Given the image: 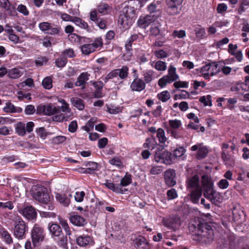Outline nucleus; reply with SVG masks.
Listing matches in <instances>:
<instances>
[{"label": "nucleus", "mask_w": 249, "mask_h": 249, "mask_svg": "<svg viewBox=\"0 0 249 249\" xmlns=\"http://www.w3.org/2000/svg\"><path fill=\"white\" fill-rule=\"evenodd\" d=\"M67 61V58L66 57L62 55L61 57L56 59L55 63L57 67L61 68L66 65Z\"/></svg>", "instance_id": "nucleus-41"}, {"label": "nucleus", "mask_w": 249, "mask_h": 249, "mask_svg": "<svg viewBox=\"0 0 249 249\" xmlns=\"http://www.w3.org/2000/svg\"><path fill=\"white\" fill-rule=\"evenodd\" d=\"M173 156L171 153L162 150H157L155 154V160L156 162L170 164L172 162Z\"/></svg>", "instance_id": "nucleus-12"}, {"label": "nucleus", "mask_w": 249, "mask_h": 249, "mask_svg": "<svg viewBox=\"0 0 249 249\" xmlns=\"http://www.w3.org/2000/svg\"><path fill=\"white\" fill-rule=\"evenodd\" d=\"M117 76H118V71L117 69L112 71L107 75L105 78V82H107L108 79H112Z\"/></svg>", "instance_id": "nucleus-61"}, {"label": "nucleus", "mask_w": 249, "mask_h": 249, "mask_svg": "<svg viewBox=\"0 0 249 249\" xmlns=\"http://www.w3.org/2000/svg\"><path fill=\"white\" fill-rule=\"evenodd\" d=\"M33 198L40 203L45 204V209L53 210V206L50 203V196L46 189L41 185L34 186L31 190Z\"/></svg>", "instance_id": "nucleus-2"}, {"label": "nucleus", "mask_w": 249, "mask_h": 249, "mask_svg": "<svg viewBox=\"0 0 249 249\" xmlns=\"http://www.w3.org/2000/svg\"><path fill=\"white\" fill-rule=\"evenodd\" d=\"M163 168L160 166H152L150 170V173L152 175H158L162 172Z\"/></svg>", "instance_id": "nucleus-52"}, {"label": "nucleus", "mask_w": 249, "mask_h": 249, "mask_svg": "<svg viewBox=\"0 0 249 249\" xmlns=\"http://www.w3.org/2000/svg\"><path fill=\"white\" fill-rule=\"evenodd\" d=\"M72 22L80 28L89 30L88 23L82 19L77 17H74L72 19Z\"/></svg>", "instance_id": "nucleus-34"}, {"label": "nucleus", "mask_w": 249, "mask_h": 249, "mask_svg": "<svg viewBox=\"0 0 249 249\" xmlns=\"http://www.w3.org/2000/svg\"><path fill=\"white\" fill-rule=\"evenodd\" d=\"M48 229L52 238L56 242L57 245L64 249L66 248L68 243L67 235H64L61 227L57 224L50 223Z\"/></svg>", "instance_id": "nucleus-3"}, {"label": "nucleus", "mask_w": 249, "mask_h": 249, "mask_svg": "<svg viewBox=\"0 0 249 249\" xmlns=\"http://www.w3.org/2000/svg\"><path fill=\"white\" fill-rule=\"evenodd\" d=\"M42 85L45 89H51L53 87L52 78L50 77H45L42 82Z\"/></svg>", "instance_id": "nucleus-42"}, {"label": "nucleus", "mask_w": 249, "mask_h": 249, "mask_svg": "<svg viewBox=\"0 0 249 249\" xmlns=\"http://www.w3.org/2000/svg\"><path fill=\"white\" fill-rule=\"evenodd\" d=\"M169 124L171 127L170 129H177L181 125V122L180 120L177 119L169 120Z\"/></svg>", "instance_id": "nucleus-44"}, {"label": "nucleus", "mask_w": 249, "mask_h": 249, "mask_svg": "<svg viewBox=\"0 0 249 249\" xmlns=\"http://www.w3.org/2000/svg\"><path fill=\"white\" fill-rule=\"evenodd\" d=\"M179 79L177 73L176 68L170 65L168 70V74L162 77L158 81V85L161 88L165 87L167 84L171 83Z\"/></svg>", "instance_id": "nucleus-7"}, {"label": "nucleus", "mask_w": 249, "mask_h": 249, "mask_svg": "<svg viewBox=\"0 0 249 249\" xmlns=\"http://www.w3.org/2000/svg\"><path fill=\"white\" fill-rule=\"evenodd\" d=\"M77 128V123L76 121H73L71 122L69 125L68 130L70 132H75Z\"/></svg>", "instance_id": "nucleus-60"}, {"label": "nucleus", "mask_w": 249, "mask_h": 249, "mask_svg": "<svg viewBox=\"0 0 249 249\" xmlns=\"http://www.w3.org/2000/svg\"><path fill=\"white\" fill-rule=\"evenodd\" d=\"M17 10L20 13H22L24 16H28L29 15V11L27 10L26 6L23 4H19L17 8Z\"/></svg>", "instance_id": "nucleus-57"}, {"label": "nucleus", "mask_w": 249, "mask_h": 249, "mask_svg": "<svg viewBox=\"0 0 249 249\" xmlns=\"http://www.w3.org/2000/svg\"><path fill=\"white\" fill-rule=\"evenodd\" d=\"M105 186L112 190V191L117 193H123V189L119 186V185L115 186L114 183L109 180H107L105 183Z\"/></svg>", "instance_id": "nucleus-32"}, {"label": "nucleus", "mask_w": 249, "mask_h": 249, "mask_svg": "<svg viewBox=\"0 0 249 249\" xmlns=\"http://www.w3.org/2000/svg\"><path fill=\"white\" fill-rule=\"evenodd\" d=\"M174 86L177 88L178 89L179 88H186L188 87V83L186 82H183V81H175L174 83Z\"/></svg>", "instance_id": "nucleus-59"}, {"label": "nucleus", "mask_w": 249, "mask_h": 249, "mask_svg": "<svg viewBox=\"0 0 249 249\" xmlns=\"http://www.w3.org/2000/svg\"><path fill=\"white\" fill-rule=\"evenodd\" d=\"M12 131V129L6 126H2L0 127V135L6 136L10 134V131Z\"/></svg>", "instance_id": "nucleus-63"}, {"label": "nucleus", "mask_w": 249, "mask_h": 249, "mask_svg": "<svg viewBox=\"0 0 249 249\" xmlns=\"http://www.w3.org/2000/svg\"><path fill=\"white\" fill-rule=\"evenodd\" d=\"M183 0H167V12L171 15H177L180 11V5Z\"/></svg>", "instance_id": "nucleus-15"}, {"label": "nucleus", "mask_w": 249, "mask_h": 249, "mask_svg": "<svg viewBox=\"0 0 249 249\" xmlns=\"http://www.w3.org/2000/svg\"><path fill=\"white\" fill-rule=\"evenodd\" d=\"M60 27H53L51 25L49 29L47 32V34H50L51 35H54L56 34H58L60 31Z\"/></svg>", "instance_id": "nucleus-54"}, {"label": "nucleus", "mask_w": 249, "mask_h": 249, "mask_svg": "<svg viewBox=\"0 0 249 249\" xmlns=\"http://www.w3.org/2000/svg\"><path fill=\"white\" fill-rule=\"evenodd\" d=\"M138 38V35H133L131 36L127 40L125 43V49L127 51L128 53H129L131 55V53H130V51L132 50V43L135 40H136Z\"/></svg>", "instance_id": "nucleus-36"}, {"label": "nucleus", "mask_w": 249, "mask_h": 249, "mask_svg": "<svg viewBox=\"0 0 249 249\" xmlns=\"http://www.w3.org/2000/svg\"><path fill=\"white\" fill-rule=\"evenodd\" d=\"M0 6L7 11L10 10V4L8 0H0Z\"/></svg>", "instance_id": "nucleus-64"}, {"label": "nucleus", "mask_w": 249, "mask_h": 249, "mask_svg": "<svg viewBox=\"0 0 249 249\" xmlns=\"http://www.w3.org/2000/svg\"><path fill=\"white\" fill-rule=\"evenodd\" d=\"M162 223L165 227L174 231L178 229L181 224L180 218L175 214L163 218Z\"/></svg>", "instance_id": "nucleus-11"}, {"label": "nucleus", "mask_w": 249, "mask_h": 249, "mask_svg": "<svg viewBox=\"0 0 249 249\" xmlns=\"http://www.w3.org/2000/svg\"><path fill=\"white\" fill-rule=\"evenodd\" d=\"M190 191V198L192 202L195 204L198 203L199 199L202 195V188H197L196 189H192Z\"/></svg>", "instance_id": "nucleus-25"}, {"label": "nucleus", "mask_w": 249, "mask_h": 249, "mask_svg": "<svg viewBox=\"0 0 249 249\" xmlns=\"http://www.w3.org/2000/svg\"><path fill=\"white\" fill-rule=\"evenodd\" d=\"M158 98L162 102H165L171 97L170 93L167 90L163 91L157 95Z\"/></svg>", "instance_id": "nucleus-40"}, {"label": "nucleus", "mask_w": 249, "mask_h": 249, "mask_svg": "<svg viewBox=\"0 0 249 249\" xmlns=\"http://www.w3.org/2000/svg\"><path fill=\"white\" fill-rule=\"evenodd\" d=\"M70 101L71 104L78 109L82 110L84 109V102L82 99L78 97H72Z\"/></svg>", "instance_id": "nucleus-28"}, {"label": "nucleus", "mask_w": 249, "mask_h": 249, "mask_svg": "<svg viewBox=\"0 0 249 249\" xmlns=\"http://www.w3.org/2000/svg\"><path fill=\"white\" fill-rule=\"evenodd\" d=\"M191 150L196 151L198 150L196 158L198 159H203L205 158L208 154V151L206 147L203 146L202 144L194 145L191 148Z\"/></svg>", "instance_id": "nucleus-20"}, {"label": "nucleus", "mask_w": 249, "mask_h": 249, "mask_svg": "<svg viewBox=\"0 0 249 249\" xmlns=\"http://www.w3.org/2000/svg\"><path fill=\"white\" fill-rule=\"evenodd\" d=\"M66 139L64 136H57L53 138L52 142L54 144H59L64 142Z\"/></svg>", "instance_id": "nucleus-46"}, {"label": "nucleus", "mask_w": 249, "mask_h": 249, "mask_svg": "<svg viewBox=\"0 0 249 249\" xmlns=\"http://www.w3.org/2000/svg\"><path fill=\"white\" fill-rule=\"evenodd\" d=\"M148 11L150 15H156V18L160 14L162 9V4L160 1H154L148 6Z\"/></svg>", "instance_id": "nucleus-18"}, {"label": "nucleus", "mask_w": 249, "mask_h": 249, "mask_svg": "<svg viewBox=\"0 0 249 249\" xmlns=\"http://www.w3.org/2000/svg\"><path fill=\"white\" fill-rule=\"evenodd\" d=\"M72 196L71 194H55V198L60 204L65 207L68 206L70 203V197Z\"/></svg>", "instance_id": "nucleus-22"}, {"label": "nucleus", "mask_w": 249, "mask_h": 249, "mask_svg": "<svg viewBox=\"0 0 249 249\" xmlns=\"http://www.w3.org/2000/svg\"><path fill=\"white\" fill-rule=\"evenodd\" d=\"M145 83L141 79H134L130 85V89L132 91H141L145 88Z\"/></svg>", "instance_id": "nucleus-21"}, {"label": "nucleus", "mask_w": 249, "mask_h": 249, "mask_svg": "<svg viewBox=\"0 0 249 249\" xmlns=\"http://www.w3.org/2000/svg\"><path fill=\"white\" fill-rule=\"evenodd\" d=\"M1 236L6 243L10 244L13 242L12 238L10 234L7 231H3L1 233Z\"/></svg>", "instance_id": "nucleus-45"}, {"label": "nucleus", "mask_w": 249, "mask_h": 249, "mask_svg": "<svg viewBox=\"0 0 249 249\" xmlns=\"http://www.w3.org/2000/svg\"><path fill=\"white\" fill-rule=\"evenodd\" d=\"M142 75L145 83H149L154 79V72L152 70H146L143 71Z\"/></svg>", "instance_id": "nucleus-31"}, {"label": "nucleus", "mask_w": 249, "mask_h": 249, "mask_svg": "<svg viewBox=\"0 0 249 249\" xmlns=\"http://www.w3.org/2000/svg\"><path fill=\"white\" fill-rule=\"evenodd\" d=\"M154 67L158 71H164L167 68L166 63L165 62L159 60L156 62Z\"/></svg>", "instance_id": "nucleus-43"}, {"label": "nucleus", "mask_w": 249, "mask_h": 249, "mask_svg": "<svg viewBox=\"0 0 249 249\" xmlns=\"http://www.w3.org/2000/svg\"><path fill=\"white\" fill-rule=\"evenodd\" d=\"M123 10L118 18V23L123 27L129 26L132 24L133 19L136 17L135 9L133 7L122 4Z\"/></svg>", "instance_id": "nucleus-4"}, {"label": "nucleus", "mask_w": 249, "mask_h": 249, "mask_svg": "<svg viewBox=\"0 0 249 249\" xmlns=\"http://www.w3.org/2000/svg\"><path fill=\"white\" fill-rule=\"evenodd\" d=\"M90 75L87 72L81 73L77 78L75 85L77 87L82 86V89H85V84L89 79Z\"/></svg>", "instance_id": "nucleus-24"}, {"label": "nucleus", "mask_w": 249, "mask_h": 249, "mask_svg": "<svg viewBox=\"0 0 249 249\" xmlns=\"http://www.w3.org/2000/svg\"><path fill=\"white\" fill-rule=\"evenodd\" d=\"M22 73V72L19 69L14 68L8 71V75L12 79H17L21 76Z\"/></svg>", "instance_id": "nucleus-35"}, {"label": "nucleus", "mask_w": 249, "mask_h": 249, "mask_svg": "<svg viewBox=\"0 0 249 249\" xmlns=\"http://www.w3.org/2000/svg\"><path fill=\"white\" fill-rule=\"evenodd\" d=\"M71 222L77 226H84L87 224L86 220L78 215H73L70 217Z\"/></svg>", "instance_id": "nucleus-26"}, {"label": "nucleus", "mask_w": 249, "mask_h": 249, "mask_svg": "<svg viewBox=\"0 0 249 249\" xmlns=\"http://www.w3.org/2000/svg\"><path fill=\"white\" fill-rule=\"evenodd\" d=\"M84 44L81 46V51L83 54L89 55L94 52L96 50L102 46L103 42L102 38L98 37L92 42L89 38H84Z\"/></svg>", "instance_id": "nucleus-6"}, {"label": "nucleus", "mask_w": 249, "mask_h": 249, "mask_svg": "<svg viewBox=\"0 0 249 249\" xmlns=\"http://www.w3.org/2000/svg\"><path fill=\"white\" fill-rule=\"evenodd\" d=\"M118 71V76L121 79L126 78L128 75V68L124 66L121 69H117Z\"/></svg>", "instance_id": "nucleus-38"}, {"label": "nucleus", "mask_w": 249, "mask_h": 249, "mask_svg": "<svg viewBox=\"0 0 249 249\" xmlns=\"http://www.w3.org/2000/svg\"><path fill=\"white\" fill-rule=\"evenodd\" d=\"M31 237L33 244L36 246L39 242L42 241L45 237V232L43 228L35 224L31 231Z\"/></svg>", "instance_id": "nucleus-13"}, {"label": "nucleus", "mask_w": 249, "mask_h": 249, "mask_svg": "<svg viewBox=\"0 0 249 249\" xmlns=\"http://www.w3.org/2000/svg\"><path fill=\"white\" fill-rule=\"evenodd\" d=\"M14 221V236L19 240L25 238L26 233L28 231V227L26 222L19 216H16Z\"/></svg>", "instance_id": "nucleus-5"}, {"label": "nucleus", "mask_w": 249, "mask_h": 249, "mask_svg": "<svg viewBox=\"0 0 249 249\" xmlns=\"http://www.w3.org/2000/svg\"><path fill=\"white\" fill-rule=\"evenodd\" d=\"M221 158L226 165L232 166L234 164V156L232 154H230L228 151H222Z\"/></svg>", "instance_id": "nucleus-23"}, {"label": "nucleus", "mask_w": 249, "mask_h": 249, "mask_svg": "<svg viewBox=\"0 0 249 249\" xmlns=\"http://www.w3.org/2000/svg\"><path fill=\"white\" fill-rule=\"evenodd\" d=\"M86 166H88L83 172L84 173L92 174L94 171L97 170L98 164L95 162L89 161L86 163Z\"/></svg>", "instance_id": "nucleus-30"}, {"label": "nucleus", "mask_w": 249, "mask_h": 249, "mask_svg": "<svg viewBox=\"0 0 249 249\" xmlns=\"http://www.w3.org/2000/svg\"><path fill=\"white\" fill-rule=\"evenodd\" d=\"M15 130L16 133L20 136H23L26 133L25 124L22 122H19L16 124Z\"/></svg>", "instance_id": "nucleus-33"}, {"label": "nucleus", "mask_w": 249, "mask_h": 249, "mask_svg": "<svg viewBox=\"0 0 249 249\" xmlns=\"http://www.w3.org/2000/svg\"><path fill=\"white\" fill-rule=\"evenodd\" d=\"M15 106L10 102L6 103V106L4 107V111L6 112L14 113Z\"/></svg>", "instance_id": "nucleus-53"}, {"label": "nucleus", "mask_w": 249, "mask_h": 249, "mask_svg": "<svg viewBox=\"0 0 249 249\" xmlns=\"http://www.w3.org/2000/svg\"><path fill=\"white\" fill-rule=\"evenodd\" d=\"M217 185L220 189H225L228 187L229 184L226 179H222L218 182Z\"/></svg>", "instance_id": "nucleus-58"}, {"label": "nucleus", "mask_w": 249, "mask_h": 249, "mask_svg": "<svg viewBox=\"0 0 249 249\" xmlns=\"http://www.w3.org/2000/svg\"><path fill=\"white\" fill-rule=\"evenodd\" d=\"M51 23L48 22H42L39 24V28L41 31L47 33L51 26Z\"/></svg>", "instance_id": "nucleus-50"}, {"label": "nucleus", "mask_w": 249, "mask_h": 249, "mask_svg": "<svg viewBox=\"0 0 249 249\" xmlns=\"http://www.w3.org/2000/svg\"><path fill=\"white\" fill-rule=\"evenodd\" d=\"M176 173L173 169L166 170L164 174V179L166 184L170 187L174 186L176 181L175 180Z\"/></svg>", "instance_id": "nucleus-19"}, {"label": "nucleus", "mask_w": 249, "mask_h": 249, "mask_svg": "<svg viewBox=\"0 0 249 249\" xmlns=\"http://www.w3.org/2000/svg\"><path fill=\"white\" fill-rule=\"evenodd\" d=\"M59 107H56L52 104L40 105L37 107L36 113L45 115H53L60 113Z\"/></svg>", "instance_id": "nucleus-10"}, {"label": "nucleus", "mask_w": 249, "mask_h": 249, "mask_svg": "<svg viewBox=\"0 0 249 249\" xmlns=\"http://www.w3.org/2000/svg\"><path fill=\"white\" fill-rule=\"evenodd\" d=\"M156 19V15H148L144 17H141L137 21L138 26L145 28Z\"/></svg>", "instance_id": "nucleus-17"}, {"label": "nucleus", "mask_w": 249, "mask_h": 249, "mask_svg": "<svg viewBox=\"0 0 249 249\" xmlns=\"http://www.w3.org/2000/svg\"><path fill=\"white\" fill-rule=\"evenodd\" d=\"M131 182V178L130 175H125L121 180L120 186H126L128 185Z\"/></svg>", "instance_id": "nucleus-47"}, {"label": "nucleus", "mask_w": 249, "mask_h": 249, "mask_svg": "<svg viewBox=\"0 0 249 249\" xmlns=\"http://www.w3.org/2000/svg\"><path fill=\"white\" fill-rule=\"evenodd\" d=\"M76 242L80 246L85 247L91 244L92 240L89 236H80L77 238Z\"/></svg>", "instance_id": "nucleus-27"}, {"label": "nucleus", "mask_w": 249, "mask_h": 249, "mask_svg": "<svg viewBox=\"0 0 249 249\" xmlns=\"http://www.w3.org/2000/svg\"><path fill=\"white\" fill-rule=\"evenodd\" d=\"M185 152V149L182 147H179L174 151L173 157L179 158L181 157Z\"/></svg>", "instance_id": "nucleus-48"}, {"label": "nucleus", "mask_w": 249, "mask_h": 249, "mask_svg": "<svg viewBox=\"0 0 249 249\" xmlns=\"http://www.w3.org/2000/svg\"><path fill=\"white\" fill-rule=\"evenodd\" d=\"M168 134L175 139H178L182 137L180 132L178 131L176 129H168L167 130Z\"/></svg>", "instance_id": "nucleus-51"}, {"label": "nucleus", "mask_w": 249, "mask_h": 249, "mask_svg": "<svg viewBox=\"0 0 249 249\" xmlns=\"http://www.w3.org/2000/svg\"><path fill=\"white\" fill-rule=\"evenodd\" d=\"M19 213L28 220H36L37 212L35 208L32 206H24L19 210Z\"/></svg>", "instance_id": "nucleus-14"}, {"label": "nucleus", "mask_w": 249, "mask_h": 249, "mask_svg": "<svg viewBox=\"0 0 249 249\" xmlns=\"http://www.w3.org/2000/svg\"><path fill=\"white\" fill-rule=\"evenodd\" d=\"M221 71L217 62H213L206 64L200 70L203 77L206 80L209 79L210 76H213L218 73Z\"/></svg>", "instance_id": "nucleus-8"}, {"label": "nucleus", "mask_w": 249, "mask_h": 249, "mask_svg": "<svg viewBox=\"0 0 249 249\" xmlns=\"http://www.w3.org/2000/svg\"><path fill=\"white\" fill-rule=\"evenodd\" d=\"M134 246L136 249H149L150 244L147 239L142 235L139 236L133 240Z\"/></svg>", "instance_id": "nucleus-16"}, {"label": "nucleus", "mask_w": 249, "mask_h": 249, "mask_svg": "<svg viewBox=\"0 0 249 249\" xmlns=\"http://www.w3.org/2000/svg\"><path fill=\"white\" fill-rule=\"evenodd\" d=\"M37 135L42 139H45L47 135L44 127H40L36 130Z\"/></svg>", "instance_id": "nucleus-62"}, {"label": "nucleus", "mask_w": 249, "mask_h": 249, "mask_svg": "<svg viewBox=\"0 0 249 249\" xmlns=\"http://www.w3.org/2000/svg\"><path fill=\"white\" fill-rule=\"evenodd\" d=\"M157 137L160 143H164L167 141V138L165 136L164 131L161 128H159L157 129Z\"/></svg>", "instance_id": "nucleus-39"}, {"label": "nucleus", "mask_w": 249, "mask_h": 249, "mask_svg": "<svg viewBox=\"0 0 249 249\" xmlns=\"http://www.w3.org/2000/svg\"><path fill=\"white\" fill-rule=\"evenodd\" d=\"M181 92L180 94H176L175 96V99H185L189 97V93L188 92L185 90H181Z\"/></svg>", "instance_id": "nucleus-49"}, {"label": "nucleus", "mask_w": 249, "mask_h": 249, "mask_svg": "<svg viewBox=\"0 0 249 249\" xmlns=\"http://www.w3.org/2000/svg\"><path fill=\"white\" fill-rule=\"evenodd\" d=\"M110 7L106 3H102L98 5L97 10L99 13L103 15H106L110 12Z\"/></svg>", "instance_id": "nucleus-37"}, {"label": "nucleus", "mask_w": 249, "mask_h": 249, "mask_svg": "<svg viewBox=\"0 0 249 249\" xmlns=\"http://www.w3.org/2000/svg\"><path fill=\"white\" fill-rule=\"evenodd\" d=\"M188 187L191 190L196 189L197 188H201L199 185V178L197 176H195L190 179L188 182Z\"/></svg>", "instance_id": "nucleus-29"}, {"label": "nucleus", "mask_w": 249, "mask_h": 249, "mask_svg": "<svg viewBox=\"0 0 249 249\" xmlns=\"http://www.w3.org/2000/svg\"><path fill=\"white\" fill-rule=\"evenodd\" d=\"M167 196L169 199H173L177 197L178 195L175 189H171L167 191Z\"/></svg>", "instance_id": "nucleus-55"}, {"label": "nucleus", "mask_w": 249, "mask_h": 249, "mask_svg": "<svg viewBox=\"0 0 249 249\" xmlns=\"http://www.w3.org/2000/svg\"><path fill=\"white\" fill-rule=\"evenodd\" d=\"M196 226V231L193 239L202 243L210 244L213 240L214 233L211 226L205 220L199 219Z\"/></svg>", "instance_id": "nucleus-1"}, {"label": "nucleus", "mask_w": 249, "mask_h": 249, "mask_svg": "<svg viewBox=\"0 0 249 249\" xmlns=\"http://www.w3.org/2000/svg\"><path fill=\"white\" fill-rule=\"evenodd\" d=\"M204 196L209 199L213 203L218 201L219 194L213 188V184L209 180L203 182Z\"/></svg>", "instance_id": "nucleus-9"}, {"label": "nucleus", "mask_w": 249, "mask_h": 249, "mask_svg": "<svg viewBox=\"0 0 249 249\" xmlns=\"http://www.w3.org/2000/svg\"><path fill=\"white\" fill-rule=\"evenodd\" d=\"M62 55L65 57L67 55L70 58H72L75 56V54L73 50L72 49L69 48L64 50L62 53Z\"/></svg>", "instance_id": "nucleus-56"}]
</instances>
